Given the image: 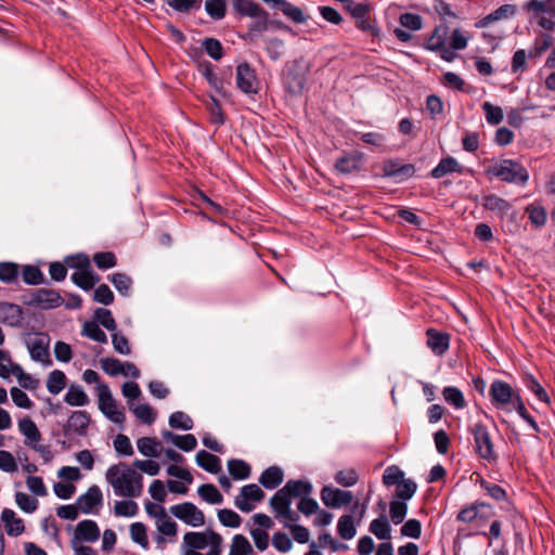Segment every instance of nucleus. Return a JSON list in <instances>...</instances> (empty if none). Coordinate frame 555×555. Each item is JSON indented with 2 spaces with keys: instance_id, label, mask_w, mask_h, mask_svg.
Segmentation results:
<instances>
[{
  "instance_id": "412c9836",
  "label": "nucleus",
  "mask_w": 555,
  "mask_h": 555,
  "mask_svg": "<svg viewBox=\"0 0 555 555\" xmlns=\"http://www.w3.org/2000/svg\"><path fill=\"white\" fill-rule=\"evenodd\" d=\"M516 12L517 9L515 5L503 4L493 12H491L490 14H488L487 16L482 17L480 21H478L475 26L477 28H485L493 22L513 17L516 14Z\"/></svg>"
},
{
  "instance_id": "4468645a",
  "label": "nucleus",
  "mask_w": 555,
  "mask_h": 555,
  "mask_svg": "<svg viewBox=\"0 0 555 555\" xmlns=\"http://www.w3.org/2000/svg\"><path fill=\"white\" fill-rule=\"evenodd\" d=\"M103 500V494L101 489L98 486H91L86 493L78 496L76 503L79 509L89 514L92 512L93 507L100 505Z\"/></svg>"
},
{
  "instance_id": "393cba45",
  "label": "nucleus",
  "mask_w": 555,
  "mask_h": 555,
  "mask_svg": "<svg viewBox=\"0 0 555 555\" xmlns=\"http://www.w3.org/2000/svg\"><path fill=\"white\" fill-rule=\"evenodd\" d=\"M271 3L294 23L301 24L307 21V16L304 14L302 10L287 0H271Z\"/></svg>"
},
{
  "instance_id": "c03bdc74",
  "label": "nucleus",
  "mask_w": 555,
  "mask_h": 555,
  "mask_svg": "<svg viewBox=\"0 0 555 555\" xmlns=\"http://www.w3.org/2000/svg\"><path fill=\"white\" fill-rule=\"evenodd\" d=\"M249 17L253 18V22L248 26L249 35L262 33L268 29L269 13L263 8H261V12H258L254 16Z\"/></svg>"
},
{
  "instance_id": "8fccbe9b",
  "label": "nucleus",
  "mask_w": 555,
  "mask_h": 555,
  "mask_svg": "<svg viewBox=\"0 0 555 555\" xmlns=\"http://www.w3.org/2000/svg\"><path fill=\"white\" fill-rule=\"evenodd\" d=\"M447 33V26L436 27L426 43V48L430 51H437L441 49L442 46L446 44Z\"/></svg>"
},
{
  "instance_id": "2f4dec72",
  "label": "nucleus",
  "mask_w": 555,
  "mask_h": 555,
  "mask_svg": "<svg viewBox=\"0 0 555 555\" xmlns=\"http://www.w3.org/2000/svg\"><path fill=\"white\" fill-rule=\"evenodd\" d=\"M139 452L147 457H158L162 453V446L151 437H142L137 441Z\"/></svg>"
},
{
  "instance_id": "ea45409f",
  "label": "nucleus",
  "mask_w": 555,
  "mask_h": 555,
  "mask_svg": "<svg viewBox=\"0 0 555 555\" xmlns=\"http://www.w3.org/2000/svg\"><path fill=\"white\" fill-rule=\"evenodd\" d=\"M228 469L230 475L237 480L247 479L250 475V466L243 460H230Z\"/></svg>"
},
{
  "instance_id": "a19ab883",
  "label": "nucleus",
  "mask_w": 555,
  "mask_h": 555,
  "mask_svg": "<svg viewBox=\"0 0 555 555\" xmlns=\"http://www.w3.org/2000/svg\"><path fill=\"white\" fill-rule=\"evenodd\" d=\"M253 553L251 544L243 534H235L232 539L229 555H249Z\"/></svg>"
},
{
  "instance_id": "c9c22d12",
  "label": "nucleus",
  "mask_w": 555,
  "mask_h": 555,
  "mask_svg": "<svg viewBox=\"0 0 555 555\" xmlns=\"http://www.w3.org/2000/svg\"><path fill=\"white\" fill-rule=\"evenodd\" d=\"M233 10L243 16H254L261 12V5L255 0H231Z\"/></svg>"
},
{
  "instance_id": "6ab92c4d",
  "label": "nucleus",
  "mask_w": 555,
  "mask_h": 555,
  "mask_svg": "<svg viewBox=\"0 0 555 555\" xmlns=\"http://www.w3.org/2000/svg\"><path fill=\"white\" fill-rule=\"evenodd\" d=\"M1 521L10 537H18L25 530L23 519L17 517L13 509L4 508L1 513Z\"/></svg>"
},
{
  "instance_id": "a878e982",
  "label": "nucleus",
  "mask_w": 555,
  "mask_h": 555,
  "mask_svg": "<svg viewBox=\"0 0 555 555\" xmlns=\"http://www.w3.org/2000/svg\"><path fill=\"white\" fill-rule=\"evenodd\" d=\"M210 545V531L204 532H186L183 537V546L186 548L199 551Z\"/></svg>"
},
{
  "instance_id": "423d86ee",
  "label": "nucleus",
  "mask_w": 555,
  "mask_h": 555,
  "mask_svg": "<svg viewBox=\"0 0 555 555\" xmlns=\"http://www.w3.org/2000/svg\"><path fill=\"white\" fill-rule=\"evenodd\" d=\"M63 298L60 293L51 288H39L31 291L25 296L24 304L40 309H53L63 304Z\"/></svg>"
},
{
  "instance_id": "20e7f679",
  "label": "nucleus",
  "mask_w": 555,
  "mask_h": 555,
  "mask_svg": "<svg viewBox=\"0 0 555 555\" xmlns=\"http://www.w3.org/2000/svg\"><path fill=\"white\" fill-rule=\"evenodd\" d=\"M525 9L531 14V20L540 27L550 30L555 25V1L531 0Z\"/></svg>"
},
{
  "instance_id": "2eb2a0df",
  "label": "nucleus",
  "mask_w": 555,
  "mask_h": 555,
  "mask_svg": "<svg viewBox=\"0 0 555 555\" xmlns=\"http://www.w3.org/2000/svg\"><path fill=\"white\" fill-rule=\"evenodd\" d=\"M99 538L100 529L96 522L90 519H85L77 524L75 534L72 540H77L78 543H81L82 541L95 542Z\"/></svg>"
},
{
  "instance_id": "09e8293b",
  "label": "nucleus",
  "mask_w": 555,
  "mask_h": 555,
  "mask_svg": "<svg viewBox=\"0 0 555 555\" xmlns=\"http://www.w3.org/2000/svg\"><path fill=\"white\" fill-rule=\"evenodd\" d=\"M169 425L175 429L190 430L193 428V421L186 413L177 411L170 415Z\"/></svg>"
},
{
  "instance_id": "f3484780",
  "label": "nucleus",
  "mask_w": 555,
  "mask_h": 555,
  "mask_svg": "<svg viewBox=\"0 0 555 555\" xmlns=\"http://www.w3.org/2000/svg\"><path fill=\"white\" fill-rule=\"evenodd\" d=\"M91 417L86 411H74L68 417L65 430L72 431L78 436H85L90 425Z\"/></svg>"
},
{
  "instance_id": "0eeeda50",
  "label": "nucleus",
  "mask_w": 555,
  "mask_h": 555,
  "mask_svg": "<svg viewBox=\"0 0 555 555\" xmlns=\"http://www.w3.org/2000/svg\"><path fill=\"white\" fill-rule=\"evenodd\" d=\"M171 514L192 527H201L205 524L204 513L193 503L184 502L170 507Z\"/></svg>"
},
{
  "instance_id": "49530a36",
  "label": "nucleus",
  "mask_w": 555,
  "mask_h": 555,
  "mask_svg": "<svg viewBox=\"0 0 555 555\" xmlns=\"http://www.w3.org/2000/svg\"><path fill=\"white\" fill-rule=\"evenodd\" d=\"M525 386L542 402L550 404L551 399L542 385L532 376L527 375L524 378Z\"/></svg>"
},
{
  "instance_id": "5fc2aeb1",
  "label": "nucleus",
  "mask_w": 555,
  "mask_h": 555,
  "mask_svg": "<svg viewBox=\"0 0 555 555\" xmlns=\"http://www.w3.org/2000/svg\"><path fill=\"white\" fill-rule=\"evenodd\" d=\"M417 485L412 479H402L396 489L397 498L402 501L410 500L416 492Z\"/></svg>"
},
{
  "instance_id": "6e6552de",
  "label": "nucleus",
  "mask_w": 555,
  "mask_h": 555,
  "mask_svg": "<svg viewBox=\"0 0 555 555\" xmlns=\"http://www.w3.org/2000/svg\"><path fill=\"white\" fill-rule=\"evenodd\" d=\"M292 499L289 494L282 488L270 499V506L278 519H287L292 521L298 520V515L291 509Z\"/></svg>"
},
{
  "instance_id": "473e14b6",
  "label": "nucleus",
  "mask_w": 555,
  "mask_h": 555,
  "mask_svg": "<svg viewBox=\"0 0 555 555\" xmlns=\"http://www.w3.org/2000/svg\"><path fill=\"white\" fill-rule=\"evenodd\" d=\"M74 284L83 291H90L94 287L95 283L99 281V276L90 272L89 270L78 271L72 274L70 276Z\"/></svg>"
},
{
  "instance_id": "58836bf2",
  "label": "nucleus",
  "mask_w": 555,
  "mask_h": 555,
  "mask_svg": "<svg viewBox=\"0 0 555 555\" xmlns=\"http://www.w3.org/2000/svg\"><path fill=\"white\" fill-rule=\"evenodd\" d=\"M485 507L489 506L485 503H474L468 505L459 512L456 519L462 522H472L478 517L483 518L486 515L481 514L480 508Z\"/></svg>"
},
{
  "instance_id": "dca6fc26",
  "label": "nucleus",
  "mask_w": 555,
  "mask_h": 555,
  "mask_svg": "<svg viewBox=\"0 0 555 555\" xmlns=\"http://www.w3.org/2000/svg\"><path fill=\"white\" fill-rule=\"evenodd\" d=\"M427 346L437 356H442L448 349L450 337L447 333L439 332L435 328L426 331Z\"/></svg>"
},
{
  "instance_id": "f8f14e48",
  "label": "nucleus",
  "mask_w": 555,
  "mask_h": 555,
  "mask_svg": "<svg viewBox=\"0 0 555 555\" xmlns=\"http://www.w3.org/2000/svg\"><path fill=\"white\" fill-rule=\"evenodd\" d=\"M236 86L246 93H257V78L255 70L247 63H242L236 67Z\"/></svg>"
},
{
  "instance_id": "e2e57ef3",
  "label": "nucleus",
  "mask_w": 555,
  "mask_h": 555,
  "mask_svg": "<svg viewBox=\"0 0 555 555\" xmlns=\"http://www.w3.org/2000/svg\"><path fill=\"white\" fill-rule=\"evenodd\" d=\"M207 109L209 111L210 121L215 125H222L224 122V114L222 108L215 96H210L207 102Z\"/></svg>"
},
{
  "instance_id": "a18cd8bd",
  "label": "nucleus",
  "mask_w": 555,
  "mask_h": 555,
  "mask_svg": "<svg viewBox=\"0 0 555 555\" xmlns=\"http://www.w3.org/2000/svg\"><path fill=\"white\" fill-rule=\"evenodd\" d=\"M443 399L455 409H463L465 406V399L462 391L453 386L446 387L442 390Z\"/></svg>"
},
{
  "instance_id": "39448f33",
  "label": "nucleus",
  "mask_w": 555,
  "mask_h": 555,
  "mask_svg": "<svg viewBox=\"0 0 555 555\" xmlns=\"http://www.w3.org/2000/svg\"><path fill=\"white\" fill-rule=\"evenodd\" d=\"M96 390L100 411L113 423L122 424L126 420L125 413L117 405L109 387L106 384H99Z\"/></svg>"
},
{
  "instance_id": "774afa93",
  "label": "nucleus",
  "mask_w": 555,
  "mask_h": 555,
  "mask_svg": "<svg viewBox=\"0 0 555 555\" xmlns=\"http://www.w3.org/2000/svg\"><path fill=\"white\" fill-rule=\"evenodd\" d=\"M132 412L138 420L145 424H152L156 418L154 410L149 404H138Z\"/></svg>"
},
{
  "instance_id": "4d7b16f0",
  "label": "nucleus",
  "mask_w": 555,
  "mask_h": 555,
  "mask_svg": "<svg viewBox=\"0 0 555 555\" xmlns=\"http://www.w3.org/2000/svg\"><path fill=\"white\" fill-rule=\"evenodd\" d=\"M93 261L96 267L101 270H107L114 268L117 263V259L112 251H102L93 255Z\"/></svg>"
},
{
  "instance_id": "f257e3e1",
  "label": "nucleus",
  "mask_w": 555,
  "mask_h": 555,
  "mask_svg": "<svg viewBox=\"0 0 555 555\" xmlns=\"http://www.w3.org/2000/svg\"><path fill=\"white\" fill-rule=\"evenodd\" d=\"M105 478L118 496L139 498L143 491L142 475L127 463L109 466Z\"/></svg>"
},
{
  "instance_id": "052dcab7",
  "label": "nucleus",
  "mask_w": 555,
  "mask_h": 555,
  "mask_svg": "<svg viewBox=\"0 0 555 555\" xmlns=\"http://www.w3.org/2000/svg\"><path fill=\"white\" fill-rule=\"evenodd\" d=\"M138 512V504L134 501H117L114 505L116 516L132 517Z\"/></svg>"
},
{
  "instance_id": "9b49d317",
  "label": "nucleus",
  "mask_w": 555,
  "mask_h": 555,
  "mask_svg": "<svg viewBox=\"0 0 555 555\" xmlns=\"http://www.w3.org/2000/svg\"><path fill=\"white\" fill-rule=\"evenodd\" d=\"M264 498V492L255 483L246 485L242 487L241 493L235 498V506L244 512L249 513L254 509V505L250 502H260Z\"/></svg>"
},
{
  "instance_id": "f03ea898",
  "label": "nucleus",
  "mask_w": 555,
  "mask_h": 555,
  "mask_svg": "<svg viewBox=\"0 0 555 555\" xmlns=\"http://www.w3.org/2000/svg\"><path fill=\"white\" fill-rule=\"evenodd\" d=\"M468 433L473 436V447L476 454L489 464L496 463L499 455L488 427L477 422L469 426Z\"/></svg>"
},
{
  "instance_id": "864d4df0",
  "label": "nucleus",
  "mask_w": 555,
  "mask_h": 555,
  "mask_svg": "<svg viewBox=\"0 0 555 555\" xmlns=\"http://www.w3.org/2000/svg\"><path fill=\"white\" fill-rule=\"evenodd\" d=\"M18 266L13 262L0 263V281L3 283H14L18 278Z\"/></svg>"
},
{
  "instance_id": "6e6d98bb",
  "label": "nucleus",
  "mask_w": 555,
  "mask_h": 555,
  "mask_svg": "<svg viewBox=\"0 0 555 555\" xmlns=\"http://www.w3.org/2000/svg\"><path fill=\"white\" fill-rule=\"evenodd\" d=\"M23 281L28 285L43 283V273L35 266H25L22 271Z\"/></svg>"
},
{
  "instance_id": "e433bc0d",
  "label": "nucleus",
  "mask_w": 555,
  "mask_h": 555,
  "mask_svg": "<svg viewBox=\"0 0 555 555\" xmlns=\"http://www.w3.org/2000/svg\"><path fill=\"white\" fill-rule=\"evenodd\" d=\"M197 493L201 499L209 504H221L223 496L220 491L211 483H204L198 487Z\"/></svg>"
},
{
  "instance_id": "37998d69",
  "label": "nucleus",
  "mask_w": 555,
  "mask_h": 555,
  "mask_svg": "<svg viewBox=\"0 0 555 555\" xmlns=\"http://www.w3.org/2000/svg\"><path fill=\"white\" fill-rule=\"evenodd\" d=\"M526 212L528 214V218L530 222L537 227L540 228L545 224L546 222V211L544 207H542L540 204H531L526 207Z\"/></svg>"
},
{
  "instance_id": "c756f323",
  "label": "nucleus",
  "mask_w": 555,
  "mask_h": 555,
  "mask_svg": "<svg viewBox=\"0 0 555 555\" xmlns=\"http://www.w3.org/2000/svg\"><path fill=\"white\" fill-rule=\"evenodd\" d=\"M283 489L289 494V498H305L312 492V485L304 480H288Z\"/></svg>"
},
{
  "instance_id": "79ce46f5",
  "label": "nucleus",
  "mask_w": 555,
  "mask_h": 555,
  "mask_svg": "<svg viewBox=\"0 0 555 555\" xmlns=\"http://www.w3.org/2000/svg\"><path fill=\"white\" fill-rule=\"evenodd\" d=\"M66 385V376L64 372L60 370H54L49 374L47 380V388L50 393L57 395L60 393Z\"/></svg>"
},
{
  "instance_id": "72a5a7b5",
  "label": "nucleus",
  "mask_w": 555,
  "mask_h": 555,
  "mask_svg": "<svg viewBox=\"0 0 555 555\" xmlns=\"http://www.w3.org/2000/svg\"><path fill=\"white\" fill-rule=\"evenodd\" d=\"M159 515H155L157 518L156 527L160 534L167 537H173L177 534V524L165 513L163 507H159Z\"/></svg>"
},
{
  "instance_id": "0e129e2a",
  "label": "nucleus",
  "mask_w": 555,
  "mask_h": 555,
  "mask_svg": "<svg viewBox=\"0 0 555 555\" xmlns=\"http://www.w3.org/2000/svg\"><path fill=\"white\" fill-rule=\"evenodd\" d=\"M15 502L26 513H34L38 507V501L24 492L15 494Z\"/></svg>"
},
{
  "instance_id": "bf43d9fd",
  "label": "nucleus",
  "mask_w": 555,
  "mask_h": 555,
  "mask_svg": "<svg viewBox=\"0 0 555 555\" xmlns=\"http://www.w3.org/2000/svg\"><path fill=\"white\" fill-rule=\"evenodd\" d=\"M131 539L141 545L143 548L149 547V539L146 535V528L142 522H133L130 526Z\"/></svg>"
},
{
  "instance_id": "680f3d73",
  "label": "nucleus",
  "mask_w": 555,
  "mask_h": 555,
  "mask_svg": "<svg viewBox=\"0 0 555 555\" xmlns=\"http://www.w3.org/2000/svg\"><path fill=\"white\" fill-rule=\"evenodd\" d=\"M219 521L230 528H237L242 522L241 516L232 509H220L218 512Z\"/></svg>"
},
{
  "instance_id": "338daca9",
  "label": "nucleus",
  "mask_w": 555,
  "mask_h": 555,
  "mask_svg": "<svg viewBox=\"0 0 555 555\" xmlns=\"http://www.w3.org/2000/svg\"><path fill=\"white\" fill-rule=\"evenodd\" d=\"M404 477V473L396 465L388 466L383 475V482L385 486L390 487L399 483Z\"/></svg>"
},
{
  "instance_id": "ddd939ff",
  "label": "nucleus",
  "mask_w": 555,
  "mask_h": 555,
  "mask_svg": "<svg viewBox=\"0 0 555 555\" xmlns=\"http://www.w3.org/2000/svg\"><path fill=\"white\" fill-rule=\"evenodd\" d=\"M23 309L15 304L0 301V322L11 327L21 326Z\"/></svg>"
},
{
  "instance_id": "1a4fd4ad",
  "label": "nucleus",
  "mask_w": 555,
  "mask_h": 555,
  "mask_svg": "<svg viewBox=\"0 0 555 555\" xmlns=\"http://www.w3.org/2000/svg\"><path fill=\"white\" fill-rule=\"evenodd\" d=\"M489 393L492 403L499 409H506L508 404L515 402L516 397H519L507 383L501 380L491 384Z\"/></svg>"
},
{
  "instance_id": "c85d7f7f",
  "label": "nucleus",
  "mask_w": 555,
  "mask_h": 555,
  "mask_svg": "<svg viewBox=\"0 0 555 555\" xmlns=\"http://www.w3.org/2000/svg\"><path fill=\"white\" fill-rule=\"evenodd\" d=\"M482 206L487 210L499 212L501 216L506 215L512 209V205L506 199L494 194L486 195L482 199Z\"/></svg>"
},
{
  "instance_id": "5701e85b",
  "label": "nucleus",
  "mask_w": 555,
  "mask_h": 555,
  "mask_svg": "<svg viewBox=\"0 0 555 555\" xmlns=\"http://www.w3.org/2000/svg\"><path fill=\"white\" fill-rule=\"evenodd\" d=\"M464 168L459 162L451 156L442 158L439 164L431 170L430 176L440 179L447 175L457 172L463 173Z\"/></svg>"
},
{
  "instance_id": "69168bd1",
  "label": "nucleus",
  "mask_w": 555,
  "mask_h": 555,
  "mask_svg": "<svg viewBox=\"0 0 555 555\" xmlns=\"http://www.w3.org/2000/svg\"><path fill=\"white\" fill-rule=\"evenodd\" d=\"M482 109L486 114V120L490 125H499L503 120V112L499 106H494L489 102L482 104Z\"/></svg>"
},
{
  "instance_id": "603ef678",
  "label": "nucleus",
  "mask_w": 555,
  "mask_h": 555,
  "mask_svg": "<svg viewBox=\"0 0 555 555\" xmlns=\"http://www.w3.org/2000/svg\"><path fill=\"white\" fill-rule=\"evenodd\" d=\"M82 334L94 341L102 344L107 343L106 334L99 327V324L95 322H86L83 324Z\"/></svg>"
},
{
  "instance_id": "cd10ccee",
  "label": "nucleus",
  "mask_w": 555,
  "mask_h": 555,
  "mask_svg": "<svg viewBox=\"0 0 555 555\" xmlns=\"http://www.w3.org/2000/svg\"><path fill=\"white\" fill-rule=\"evenodd\" d=\"M64 401L70 406H83L89 403V397L80 385L72 384L64 397Z\"/></svg>"
},
{
  "instance_id": "7ed1b4c3",
  "label": "nucleus",
  "mask_w": 555,
  "mask_h": 555,
  "mask_svg": "<svg viewBox=\"0 0 555 555\" xmlns=\"http://www.w3.org/2000/svg\"><path fill=\"white\" fill-rule=\"evenodd\" d=\"M487 172L504 182L514 184H525L529 179L527 169L513 159L500 160L490 166Z\"/></svg>"
},
{
  "instance_id": "aec40b11",
  "label": "nucleus",
  "mask_w": 555,
  "mask_h": 555,
  "mask_svg": "<svg viewBox=\"0 0 555 555\" xmlns=\"http://www.w3.org/2000/svg\"><path fill=\"white\" fill-rule=\"evenodd\" d=\"M28 350H29V353H30V357L35 360V361H39V362H48L50 363L49 361V340L46 336H36L34 338H31L28 344Z\"/></svg>"
},
{
  "instance_id": "7c9ffc66",
  "label": "nucleus",
  "mask_w": 555,
  "mask_h": 555,
  "mask_svg": "<svg viewBox=\"0 0 555 555\" xmlns=\"http://www.w3.org/2000/svg\"><path fill=\"white\" fill-rule=\"evenodd\" d=\"M202 75L206 78L208 83L222 96H228V92L224 88L225 82L229 83L224 78H218L212 69L211 64L207 63L201 68Z\"/></svg>"
},
{
  "instance_id": "13d9d810",
  "label": "nucleus",
  "mask_w": 555,
  "mask_h": 555,
  "mask_svg": "<svg viewBox=\"0 0 555 555\" xmlns=\"http://www.w3.org/2000/svg\"><path fill=\"white\" fill-rule=\"evenodd\" d=\"M94 319L95 321L104 326L108 331H115L116 330V322L115 319L111 312V310L105 308H98L94 311Z\"/></svg>"
},
{
  "instance_id": "a211bd4d",
  "label": "nucleus",
  "mask_w": 555,
  "mask_h": 555,
  "mask_svg": "<svg viewBox=\"0 0 555 555\" xmlns=\"http://www.w3.org/2000/svg\"><path fill=\"white\" fill-rule=\"evenodd\" d=\"M17 426L20 433L25 437L24 443L27 447H35L37 442H40L41 434L30 417L25 416L21 418L17 423Z\"/></svg>"
},
{
  "instance_id": "bb28decb",
  "label": "nucleus",
  "mask_w": 555,
  "mask_h": 555,
  "mask_svg": "<svg viewBox=\"0 0 555 555\" xmlns=\"http://www.w3.org/2000/svg\"><path fill=\"white\" fill-rule=\"evenodd\" d=\"M196 463L199 467L211 474H217L221 470L220 459L205 450L197 452Z\"/></svg>"
},
{
  "instance_id": "de8ad7c7",
  "label": "nucleus",
  "mask_w": 555,
  "mask_h": 555,
  "mask_svg": "<svg viewBox=\"0 0 555 555\" xmlns=\"http://www.w3.org/2000/svg\"><path fill=\"white\" fill-rule=\"evenodd\" d=\"M205 10L212 20L219 21L225 16L227 4L224 0H206Z\"/></svg>"
},
{
  "instance_id": "f704fd0d",
  "label": "nucleus",
  "mask_w": 555,
  "mask_h": 555,
  "mask_svg": "<svg viewBox=\"0 0 555 555\" xmlns=\"http://www.w3.org/2000/svg\"><path fill=\"white\" fill-rule=\"evenodd\" d=\"M369 530L380 540L390 539V525L385 515H382L378 518L372 520Z\"/></svg>"
},
{
  "instance_id": "3c124183",
  "label": "nucleus",
  "mask_w": 555,
  "mask_h": 555,
  "mask_svg": "<svg viewBox=\"0 0 555 555\" xmlns=\"http://www.w3.org/2000/svg\"><path fill=\"white\" fill-rule=\"evenodd\" d=\"M109 281L115 288L124 296L130 293L132 280L125 273H114L109 276Z\"/></svg>"
},
{
  "instance_id": "4be33fe9",
  "label": "nucleus",
  "mask_w": 555,
  "mask_h": 555,
  "mask_svg": "<svg viewBox=\"0 0 555 555\" xmlns=\"http://www.w3.org/2000/svg\"><path fill=\"white\" fill-rule=\"evenodd\" d=\"M362 167V154L350 153L339 157L335 163L337 171L349 175L359 171Z\"/></svg>"
},
{
  "instance_id": "b1692460",
  "label": "nucleus",
  "mask_w": 555,
  "mask_h": 555,
  "mask_svg": "<svg viewBox=\"0 0 555 555\" xmlns=\"http://www.w3.org/2000/svg\"><path fill=\"white\" fill-rule=\"evenodd\" d=\"M284 479V474L281 467L270 466L262 472L259 477V483L266 489L272 490L278 488Z\"/></svg>"
},
{
  "instance_id": "4c0bfd02",
  "label": "nucleus",
  "mask_w": 555,
  "mask_h": 555,
  "mask_svg": "<svg viewBox=\"0 0 555 555\" xmlns=\"http://www.w3.org/2000/svg\"><path fill=\"white\" fill-rule=\"evenodd\" d=\"M337 532L344 540H351L356 533V524L352 515H343L337 522Z\"/></svg>"
},
{
  "instance_id": "9d476101",
  "label": "nucleus",
  "mask_w": 555,
  "mask_h": 555,
  "mask_svg": "<svg viewBox=\"0 0 555 555\" xmlns=\"http://www.w3.org/2000/svg\"><path fill=\"white\" fill-rule=\"evenodd\" d=\"M320 496L323 504L331 508H341L343 506L349 505L353 502V494L351 491L330 486L322 488Z\"/></svg>"
}]
</instances>
